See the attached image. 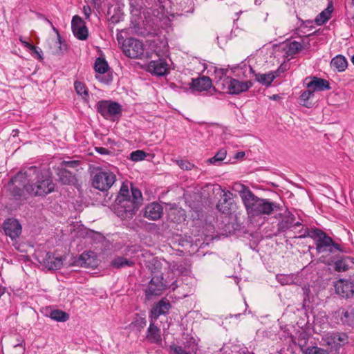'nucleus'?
<instances>
[{
    "label": "nucleus",
    "mask_w": 354,
    "mask_h": 354,
    "mask_svg": "<svg viewBox=\"0 0 354 354\" xmlns=\"http://www.w3.org/2000/svg\"><path fill=\"white\" fill-rule=\"evenodd\" d=\"M96 111L104 119L115 121L122 115V108L120 103L112 101L102 100L95 105Z\"/></svg>",
    "instance_id": "nucleus-8"
},
{
    "label": "nucleus",
    "mask_w": 354,
    "mask_h": 354,
    "mask_svg": "<svg viewBox=\"0 0 354 354\" xmlns=\"http://www.w3.org/2000/svg\"><path fill=\"white\" fill-rule=\"evenodd\" d=\"M162 213V205L157 202H153L146 206L144 216L149 220L156 221L161 217Z\"/></svg>",
    "instance_id": "nucleus-21"
},
{
    "label": "nucleus",
    "mask_w": 354,
    "mask_h": 354,
    "mask_svg": "<svg viewBox=\"0 0 354 354\" xmlns=\"http://www.w3.org/2000/svg\"><path fill=\"white\" fill-rule=\"evenodd\" d=\"M154 323L155 322L150 320V324L146 333V339L151 344H160L162 342L161 331Z\"/></svg>",
    "instance_id": "nucleus-22"
},
{
    "label": "nucleus",
    "mask_w": 354,
    "mask_h": 354,
    "mask_svg": "<svg viewBox=\"0 0 354 354\" xmlns=\"http://www.w3.org/2000/svg\"><path fill=\"white\" fill-rule=\"evenodd\" d=\"M107 15L110 16L109 21L112 24H117L122 19L123 13L118 6H111L108 9Z\"/></svg>",
    "instance_id": "nucleus-26"
},
{
    "label": "nucleus",
    "mask_w": 354,
    "mask_h": 354,
    "mask_svg": "<svg viewBox=\"0 0 354 354\" xmlns=\"http://www.w3.org/2000/svg\"><path fill=\"white\" fill-rule=\"evenodd\" d=\"M44 266L48 270H59L63 265V259L61 257H55L50 252H47L42 261Z\"/></svg>",
    "instance_id": "nucleus-23"
},
{
    "label": "nucleus",
    "mask_w": 354,
    "mask_h": 354,
    "mask_svg": "<svg viewBox=\"0 0 354 354\" xmlns=\"http://www.w3.org/2000/svg\"><path fill=\"white\" fill-rule=\"evenodd\" d=\"M5 234L12 239L18 237L21 232V226L19 221L15 218H8L3 224Z\"/></svg>",
    "instance_id": "nucleus-16"
},
{
    "label": "nucleus",
    "mask_w": 354,
    "mask_h": 354,
    "mask_svg": "<svg viewBox=\"0 0 354 354\" xmlns=\"http://www.w3.org/2000/svg\"><path fill=\"white\" fill-rule=\"evenodd\" d=\"M347 65L346 58L341 55L335 56L330 62L331 68L337 70L339 72L344 71L346 68Z\"/></svg>",
    "instance_id": "nucleus-25"
},
{
    "label": "nucleus",
    "mask_w": 354,
    "mask_h": 354,
    "mask_svg": "<svg viewBox=\"0 0 354 354\" xmlns=\"http://www.w3.org/2000/svg\"><path fill=\"white\" fill-rule=\"evenodd\" d=\"M335 270L337 272H344L348 269V264L346 259H341L337 260L335 263Z\"/></svg>",
    "instance_id": "nucleus-36"
},
{
    "label": "nucleus",
    "mask_w": 354,
    "mask_h": 354,
    "mask_svg": "<svg viewBox=\"0 0 354 354\" xmlns=\"http://www.w3.org/2000/svg\"><path fill=\"white\" fill-rule=\"evenodd\" d=\"M340 319L343 324L352 326L354 323V310H343Z\"/></svg>",
    "instance_id": "nucleus-30"
},
{
    "label": "nucleus",
    "mask_w": 354,
    "mask_h": 354,
    "mask_svg": "<svg viewBox=\"0 0 354 354\" xmlns=\"http://www.w3.org/2000/svg\"><path fill=\"white\" fill-rule=\"evenodd\" d=\"M300 237H310L315 241L316 250L319 253L335 252V251L342 252L340 245L334 242L322 230L315 229H303L299 231Z\"/></svg>",
    "instance_id": "nucleus-4"
},
{
    "label": "nucleus",
    "mask_w": 354,
    "mask_h": 354,
    "mask_svg": "<svg viewBox=\"0 0 354 354\" xmlns=\"http://www.w3.org/2000/svg\"><path fill=\"white\" fill-rule=\"evenodd\" d=\"M36 180L35 183L30 184L26 188V192L35 196H46L55 190V185L47 171H41L37 167V172L32 180Z\"/></svg>",
    "instance_id": "nucleus-5"
},
{
    "label": "nucleus",
    "mask_w": 354,
    "mask_h": 354,
    "mask_svg": "<svg viewBox=\"0 0 354 354\" xmlns=\"http://www.w3.org/2000/svg\"><path fill=\"white\" fill-rule=\"evenodd\" d=\"M131 1H134L135 3H136L138 4L139 3H140V7H142V6H147L146 3L149 5V0H131Z\"/></svg>",
    "instance_id": "nucleus-54"
},
{
    "label": "nucleus",
    "mask_w": 354,
    "mask_h": 354,
    "mask_svg": "<svg viewBox=\"0 0 354 354\" xmlns=\"http://www.w3.org/2000/svg\"><path fill=\"white\" fill-rule=\"evenodd\" d=\"M53 30L57 33V40L55 41L54 42L55 49L53 50V53L55 55H59L62 53L63 51L62 47L61 37L58 33V31L54 27Z\"/></svg>",
    "instance_id": "nucleus-40"
},
{
    "label": "nucleus",
    "mask_w": 354,
    "mask_h": 354,
    "mask_svg": "<svg viewBox=\"0 0 354 354\" xmlns=\"http://www.w3.org/2000/svg\"><path fill=\"white\" fill-rule=\"evenodd\" d=\"M58 176L63 184H69L71 181V173L65 169H61L58 173Z\"/></svg>",
    "instance_id": "nucleus-37"
},
{
    "label": "nucleus",
    "mask_w": 354,
    "mask_h": 354,
    "mask_svg": "<svg viewBox=\"0 0 354 354\" xmlns=\"http://www.w3.org/2000/svg\"><path fill=\"white\" fill-rule=\"evenodd\" d=\"M133 264H134V263L133 261H131L130 259H127L122 257H118L115 258L111 262V266L113 268H115L118 269L124 268V267H131Z\"/></svg>",
    "instance_id": "nucleus-28"
},
{
    "label": "nucleus",
    "mask_w": 354,
    "mask_h": 354,
    "mask_svg": "<svg viewBox=\"0 0 354 354\" xmlns=\"http://www.w3.org/2000/svg\"><path fill=\"white\" fill-rule=\"evenodd\" d=\"M333 10V5L329 4L328 7L322 11L315 18V21L317 25L321 26L325 24L330 18Z\"/></svg>",
    "instance_id": "nucleus-27"
},
{
    "label": "nucleus",
    "mask_w": 354,
    "mask_h": 354,
    "mask_svg": "<svg viewBox=\"0 0 354 354\" xmlns=\"http://www.w3.org/2000/svg\"><path fill=\"white\" fill-rule=\"evenodd\" d=\"M35 48L36 50L35 49L31 50L37 55V59H39V60H42V50H41V48L37 46H35Z\"/></svg>",
    "instance_id": "nucleus-49"
},
{
    "label": "nucleus",
    "mask_w": 354,
    "mask_h": 354,
    "mask_svg": "<svg viewBox=\"0 0 354 354\" xmlns=\"http://www.w3.org/2000/svg\"><path fill=\"white\" fill-rule=\"evenodd\" d=\"M352 1H354V0H352Z\"/></svg>",
    "instance_id": "nucleus-63"
},
{
    "label": "nucleus",
    "mask_w": 354,
    "mask_h": 354,
    "mask_svg": "<svg viewBox=\"0 0 354 354\" xmlns=\"http://www.w3.org/2000/svg\"><path fill=\"white\" fill-rule=\"evenodd\" d=\"M233 69L236 75L239 78L248 77L250 75L254 74L256 81L266 86H270L276 77L279 75L278 71H275V75L271 72L264 74L254 73L252 67L243 62L233 68Z\"/></svg>",
    "instance_id": "nucleus-6"
},
{
    "label": "nucleus",
    "mask_w": 354,
    "mask_h": 354,
    "mask_svg": "<svg viewBox=\"0 0 354 354\" xmlns=\"http://www.w3.org/2000/svg\"><path fill=\"white\" fill-rule=\"evenodd\" d=\"M122 51L128 57L141 59L152 57V55L145 53L144 44L139 39L127 38L122 41Z\"/></svg>",
    "instance_id": "nucleus-7"
},
{
    "label": "nucleus",
    "mask_w": 354,
    "mask_h": 354,
    "mask_svg": "<svg viewBox=\"0 0 354 354\" xmlns=\"http://www.w3.org/2000/svg\"><path fill=\"white\" fill-rule=\"evenodd\" d=\"M147 325V319L145 317L137 316L134 320L131 323L130 327L140 331Z\"/></svg>",
    "instance_id": "nucleus-33"
},
{
    "label": "nucleus",
    "mask_w": 354,
    "mask_h": 354,
    "mask_svg": "<svg viewBox=\"0 0 354 354\" xmlns=\"http://www.w3.org/2000/svg\"><path fill=\"white\" fill-rule=\"evenodd\" d=\"M339 339L337 340L338 341V347H339L342 345H344L347 342V340H348V337L344 333H339Z\"/></svg>",
    "instance_id": "nucleus-47"
},
{
    "label": "nucleus",
    "mask_w": 354,
    "mask_h": 354,
    "mask_svg": "<svg viewBox=\"0 0 354 354\" xmlns=\"http://www.w3.org/2000/svg\"><path fill=\"white\" fill-rule=\"evenodd\" d=\"M116 179L115 175L110 171H97L93 180V185L100 191H106L113 185Z\"/></svg>",
    "instance_id": "nucleus-10"
},
{
    "label": "nucleus",
    "mask_w": 354,
    "mask_h": 354,
    "mask_svg": "<svg viewBox=\"0 0 354 354\" xmlns=\"http://www.w3.org/2000/svg\"><path fill=\"white\" fill-rule=\"evenodd\" d=\"M216 208H217L219 211L222 212L223 213H226V212H228V210H229V208H228V207H223V204H222V203H218L216 205Z\"/></svg>",
    "instance_id": "nucleus-52"
},
{
    "label": "nucleus",
    "mask_w": 354,
    "mask_h": 354,
    "mask_svg": "<svg viewBox=\"0 0 354 354\" xmlns=\"http://www.w3.org/2000/svg\"><path fill=\"white\" fill-rule=\"evenodd\" d=\"M191 87L197 91H207L212 87V80L206 76L192 79Z\"/></svg>",
    "instance_id": "nucleus-24"
},
{
    "label": "nucleus",
    "mask_w": 354,
    "mask_h": 354,
    "mask_svg": "<svg viewBox=\"0 0 354 354\" xmlns=\"http://www.w3.org/2000/svg\"><path fill=\"white\" fill-rule=\"evenodd\" d=\"M279 216L280 221L277 226L280 232H286L290 228L296 230L301 225V223L296 221L295 215L287 209L283 212L279 213Z\"/></svg>",
    "instance_id": "nucleus-11"
},
{
    "label": "nucleus",
    "mask_w": 354,
    "mask_h": 354,
    "mask_svg": "<svg viewBox=\"0 0 354 354\" xmlns=\"http://www.w3.org/2000/svg\"><path fill=\"white\" fill-rule=\"evenodd\" d=\"M221 90L232 95H238L248 91L253 86L250 80L241 82L230 77H225L223 81H221Z\"/></svg>",
    "instance_id": "nucleus-9"
},
{
    "label": "nucleus",
    "mask_w": 354,
    "mask_h": 354,
    "mask_svg": "<svg viewBox=\"0 0 354 354\" xmlns=\"http://www.w3.org/2000/svg\"><path fill=\"white\" fill-rule=\"evenodd\" d=\"M74 265L84 268L94 267L97 265L96 255L92 251L84 252L75 259Z\"/></svg>",
    "instance_id": "nucleus-17"
},
{
    "label": "nucleus",
    "mask_w": 354,
    "mask_h": 354,
    "mask_svg": "<svg viewBox=\"0 0 354 354\" xmlns=\"http://www.w3.org/2000/svg\"><path fill=\"white\" fill-rule=\"evenodd\" d=\"M303 229H308V227H304V226L301 224V225L299 227H297L296 230H293L295 231V232H297V233L299 234V235H298L299 238H301L300 235H301V232H299V231H301Z\"/></svg>",
    "instance_id": "nucleus-55"
},
{
    "label": "nucleus",
    "mask_w": 354,
    "mask_h": 354,
    "mask_svg": "<svg viewBox=\"0 0 354 354\" xmlns=\"http://www.w3.org/2000/svg\"><path fill=\"white\" fill-rule=\"evenodd\" d=\"M351 62L354 64V55L351 56Z\"/></svg>",
    "instance_id": "nucleus-59"
},
{
    "label": "nucleus",
    "mask_w": 354,
    "mask_h": 354,
    "mask_svg": "<svg viewBox=\"0 0 354 354\" xmlns=\"http://www.w3.org/2000/svg\"><path fill=\"white\" fill-rule=\"evenodd\" d=\"M95 151H97L98 153L102 155H107L110 153V151L109 149L102 147H97L95 148Z\"/></svg>",
    "instance_id": "nucleus-48"
},
{
    "label": "nucleus",
    "mask_w": 354,
    "mask_h": 354,
    "mask_svg": "<svg viewBox=\"0 0 354 354\" xmlns=\"http://www.w3.org/2000/svg\"><path fill=\"white\" fill-rule=\"evenodd\" d=\"M244 155H245V153H244V152H239V153H237V156H237V158H239V157H243V156H244Z\"/></svg>",
    "instance_id": "nucleus-57"
},
{
    "label": "nucleus",
    "mask_w": 354,
    "mask_h": 354,
    "mask_svg": "<svg viewBox=\"0 0 354 354\" xmlns=\"http://www.w3.org/2000/svg\"><path fill=\"white\" fill-rule=\"evenodd\" d=\"M176 162L177 165L183 170H192L194 167L193 164L187 160H177Z\"/></svg>",
    "instance_id": "nucleus-44"
},
{
    "label": "nucleus",
    "mask_w": 354,
    "mask_h": 354,
    "mask_svg": "<svg viewBox=\"0 0 354 354\" xmlns=\"http://www.w3.org/2000/svg\"><path fill=\"white\" fill-rule=\"evenodd\" d=\"M71 28L74 36L80 40H85L88 35V28L85 22L78 15L73 17L71 21Z\"/></svg>",
    "instance_id": "nucleus-14"
},
{
    "label": "nucleus",
    "mask_w": 354,
    "mask_h": 354,
    "mask_svg": "<svg viewBox=\"0 0 354 354\" xmlns=\"http://www.w3.org/2000/svg\"><path fill=\"white\" fill-rule=\"evenodd\" d=\"M221 199L223 200V203H227L230 200L229 193L225 192L221 196Z\"/></svg>",
    "instance_id": "nucleus-53"
},
{
    "label": "nucleus",
    "mask_w": 354,
    "mask_h": 354,
    "mask_svg": "<svg viewBox=\"0 0 354 354\" xmlns=\"http://www.w3.org/2000/svg\"><path fill=\"white\" fill-rule=\"evenodd\" d=\"M166 286L167 285L164 283L162 275L154 276L151 278L145 290L146 297L150 299L153 296L160 295Z\"/></svg>",
    "instance_id": "nucleus-13"
},
{
    "label": "nucleus",
    "mask_w": 354,
    "mask_h": 354,
    "mask_svg": "<svg viewBox=\"0 0 354 354\" xmlns=\"http://www.w3.org/2000/svg\"><path fill=\"white\" fill-rule=\"evenodd\" d=\"M227 152L225 149H220L212 158L207 160L210 164H216L223 161L226 158Z\"/></svg>",
    "instance_id": "nucleus-35"
},
{
    "label": "nucleus",
    "mask_w": 354,
    "mask_h": 354,
    "mask_svg": "<svg viewBox=\"0 0 354 354\" xmlns=\"http://www.w3.org/2000/svg\"><path fill=\"white\" fill-rule=\"evenodd\" d=\"M336 293L346 298L352 297L354 295V283L347 280L340 279L335 285Z\"/></svg>",
    "instance_id": "nucleus-18"
},
{
    "label": "nucleus",
    "mask_w": 354,
    "mask_h": 354,
    "mask_svg": "<svg viewBox=\"0 0 354 354\" xmlns=\"http://www.w3.org/2000/svg\"><path fill=\"white\" fill-rule=\"evenodd\" d=\"M83 12L86 19H88L91 13V9L88 6H84L83 7Z\"/></svg>",
    "instance_id": "nucleus-51"
},
{
    "label": "nucleus",
    "mask_w": 354,
    "mask_h": 354,
    "mask_svg": "<svg viewBox=\"0 0 354 354\" xmlns=\"http://www.w3.org/2000/svg\"><path fill=\"white\" fill-rule=\"evenodd\" d=\"M305 354H328V353L322 348L312 346L306 349Z\"/></svg>",
    "instance_id": "nucleus-42"
},
{
    "label": "nucleus",
    "mask_w": 354,
    "mask_h": 354,
    "mask_svg": "<svg viewBox=\"0 0 354 354\" xmlns=\"http://www.w3.org/2000/svg\"><path fill=\"white\" fill-rule=\"evenodd\" d=\"M239 186L241 201L250 217L270 216L275 212L282 211L280 204L270 199L256 196L248 186L243 184H239Z\"/></svg>",
    "instance_id": "nucleus-1"
},
{
    "label": "nucleus",
    "mask_w": 354,
    "mask_h": 354,
    "mask_svg": "<svg viewBox=\"0 0 354 354\" xmlns=\"http://www.w3.org/2000/svg\"><path fill=\"white\" fill-rule=\"evenodd\" d=\"M74 87L77 95L82 96L84 99L88 97V89L83 82L75 81L74 83Z\"/></svg>",
    "instance_id": "nucleus-34"
},
{
    "label": "nucleus",
    "mask_w": 354,
    "mask_h": 354,
    "mask_svg": "<svg viewBox=\"0 0 354 354\" xmlns=\"http://www.w3.org/2000/svg\"><path fill=\"white\" fill-rule=\"evenodd\" d=\"M142 201V195L139 189L131 185L130 191L128 185L123 183L115 202L120 215L129 218L138 211Z\"/></svg>",
    "instance_id": "nucleus-2"
},
{
    "label": "nucleus",
    "mask_w": 354,
    "mask_h": 354,
    "mask_svg": "<svg viewBox=\"0 0 354 354\" xmlns=\"http://www.w3.org/2000/svg\"><path fill=\"white\" fill-rule=\"evenodd\" d=\"M156 55L158 57L157 60H151L149 62L147 68L148 71L153 75L157 76H163L168 71V64L162 57L165 53L156 52Z\"/></svg>",
    "instance_id": "nucleus-12"
},
{
    "label": "nucleus",
    "mask_w": 354,
    "mask_h": 354,
    "mask_svg": "<svg viewBox=\"0 0 354 354\" xmlns=\"http://www.w3.org/2000/svg\"><path fill=\"white\" fill-rule=\"evenodd\" d=\"M239 316H241V314H240V313H238V314L234 315V317H239Z\"/></svg>",
    "instance_id": "nucleus-61"
},
{
    "label": "nucleus",
    "mask_w": 354,
    "mask_h": 354,
    "mask_svg": "<svg viewBox=\"0 0 354 354\" xmlns=\"http://www.w3.org/2000/svg\"><path fill=\"white\" fill-rule=\"evenodd\" d=\"M314 96V93L311 89L308 88L303 91L299 96V103L304 106L309 108L311 106V102H309L310 99Z\"/></svg>",
    "instance_id": "nucleus-32"
},
{
    "label": "nucleus",
    "mask_w": 354,
    "mask_h": 354,
    "mask_svg": "<svg viewBox=\"0 0 354 354\" xmlns=\"http://www.w3.org/2000/svg\"><path fill=\"white\" fill-rule=\"evenodd\" d=\"M109 64L106 59L102 57H97L94 64L95 71L100 74H105L109 70Z\"/></svg>",
    "instance_id": "nucleus-29"
},
{
    "label": "nucleus",
    "mask_w": 354,
    "mask_h": 354,
    "mask_svg": "<svg viewBox=\"0 0 354 354\" xmlns=\"http://www.w3.org/2000/svg\"><path fill=\"white\" fill-rule=\"evenodd\" d=\"M17 347H21L24 350L22 343H19V344L15 345V348H17Z\"/></svg>",
    "instance_id": "nucleus-58"
},
{
    "label": "nucleus",
    "mask_w": 354,
    "mask_h": 354,
    "mask_svg": "<svg viewBox=\"0 0 354 354\" xmlns=\"http://www.w3.org/2000/svg\"><path fill=\"white\" fill-rule=\"evenodd\" d=\"M62 167L75 168L80 165V161L78 160H64L61 163Z\"/></svg>",
    "instance_id": "nucleus-45"
},
{
    "label": "nucleus",
    "mask_w": 354,
    "mask_h": 354,
    "mask_svg": "<svg viewBox=\"0 0 354 354\" xmlns=\"http://www.w3.org/2000/svg\"><path fill=\"white\" fill-rule=\"evenodd\" d=\"M227 71L223 68H219L215 70V75L216 80V86L221 89V84H219L221 81H223L225 77H227L226 75Z\"/></svg>",
    "instance_id": "nucleus-39"
},
{
    "label": "nucleus",
    "mask_w": 354,
    "mask_h": 354,
    "mask_svg": "<svg viewBox=\"0 0 354 354\" xmlns=\"http://www.w3.org/2000/svg\"><path fill=\"white\" fill-rule=\"evenodd\" d=\"M35 172H37V167L32 166L24 171L18 172L11 178L8 185V190L16 200L25 198L24 197V190L26 191Z\"/></svg>",
    "instance_id": "nucleus-3"
},
{
    "label": "nucleus",
    "mask_w": 354,
    "mask_h": 354,
    "mask_svg": "<svg viewBox=\"0 0 354 354\" xmlns=\"http://www.w3.org/2000/svg\"><path fill=\"white\" fill-rule=\"evenodd\" d=\"M117 39H118L119 43H121V41L123 40V37L120 34H118L117 35Z\"/></svg>",
    "instance_id": "nucleus-56"
},
{
    "label": "nucleus",
    "mask_w": 354,
    "mask_h": 354,
    "mask_svg": "<svg viewBox=\"0 0 354 354\" xmlns=\"http://www.w3.org/2000/svg\"><path fill=\"white\" fill-rule=\"evenodd\" d=\"M46 21H47L48 23L51 24V23H50V20L46 19Z\"/></svg>",
    "instance_id": "nucleus-62"
},
{
    "label": "nucleus",
    "mask_w": 354,
    "mask_h": 354,
    "mask_svg": "<svg viewBox=\"0 0 354 354\" xmlns=\"http://www.w3.org/2000/svg\"><path fill=\"white\" fill-rule=\"evenodd\" d=\"M147 153L142 150H136L131 153L130 159L132 161H141L145 158Z\"/></svg>",
    "instance_id": "nucleus-38"
},
{
    "label": "nucleus",
    "mask_w": 354,
    "mask_h": 354,
    "mask_svg": "<svg viewBox=\"0 0 354 354\" xmlns=\"http://www.w3.org/2000/svg\"><path fill=\"white\" fill-rule=\"evenodd\" d=\"M304 83L307 88L311 89L313 93L330 89V83L327 80L315 76L306 78Z\"/></svg>",
    "instance_id": "nucleus-15"
},
{
    "label": "nucleus",
    "mask_w": 354,
    "mask_h": 354,
    "mask_svg": "<svg viewBox=\"0 0 354 354\" xmlns=\"http://www.w3.org/2000/svg\"><path fill=\"white\" fill-rule=\"evenodd\" d=\"M169 349L174 354H191L190 352L186 351L181 346H178L175 344H171Z\"/></svg>",
    "instance_id": "nucleus-43"
},
{
    "label": "nucleus",
    "mask_w": 354,
    "mask_h": 354,
    "mask_svg": "<svg viewBox=\"0 0 354 354\" xmlns=\"http://www.w3.org/2000/svg\"><path fill=\"white\" fill-rule=\"evenodd\" d=\"M277 97H278V95H274L272 98L274 100H276Z\"/></svg>",
    "instance_id": "nucleus-60"
},
{
    "label": "nucleus",
    "mask_w": 354,
    "mask_h": 354,
    "mask_svg": "<svg viewBox=\"0 0 354 354\" xmlns=\"http://www.w3.org/2000/svg\"><path fill=\"white\" fill-rule=\"evenodd\" d=\"M339 333H332L327 337V344L335 348L338 347Z\"/></svg>",
    "instance_id": "nucleus-41"
},
{
    "label": "nucleus",
    "mask_w": 354,
    "mask_h": 354,
    "mask_svg": "<svg viewBox=\"0 0 354 354\" xmlns=\"http://www.w3.org/2000/svg\"><path fill=\"white\" fill-rule=\"evenodd\" d=\"M308 40V37H305L302 39V43H299L297 41H292L288 42L285 44L283 50L288 56H293L299 53L302 48L308 49L310 48V44Z\"/></svg>",
    "instance_id": "nucleus-20"
},
{
    "label": "nucleus",
    "mask_w": 354,
    "mask_h": 354,
    "mask_svg": "<svg viewBox=\"0 0 354 354\" xmlns=\"http://www.w3.org/2000/svg\"><path fill=\"white\" fill-rule=\"evenodd\" d=\"M96 78L98 79L101 82L105 84H109L113 81V76L111 74H106L102 77L96 76Z\"/></svg>",
    "instance_id": "nucleus-46"
},
{
    "label": "nucleus",
    "mask_w": 354,
    "mask_h": 354,
    "mask_svg": "<svg viewBox=\"0 0 354 354\" xmlns=\"http://www.w3.org/2000/svg\"><path fill=\"white\" fill-rule=\"evenodd\" d=\"M171 308V304L167 299H162L151 309L149 313V319L156 322L159 316L165 315Z\"/></svg>",
    "instance_id": "nucleus-19"
},
{
    "label": "nucleus",
    "mask_w": 354,
    "mask_h": 354,
    "mask_svg": "<svg viewBox=\"0 0 354 354\" xmlns=\"http://www.w3.org/2000/svg\"><path fill=\"white\" fill-rule=\"evenodd\" d=\"M50 318L59 322H64L68 320L69 315L61 310H53L50 313Z\"/></svg>",
    "instance_id": "nucleus-31"
},
{
    "label": "nucleus",
    "mask_w": 354,
    "mask_h": 354,
    "mask_svg": "<svg viewBox=\"0 0 354 354\" xmlns=\"http://www.w3.org/2000/svg\"><path fill=\"white\" fill-rule=\"evenodd\" d=\"M19 40L21 42V44L27 48H28L30 50H35V49L36 50L35 46H33V45L30 44V43H28V41L23 40L21 38H20Z\"/></svg>",
    "instance_id": "nucleus-50"
}]
</instances>
